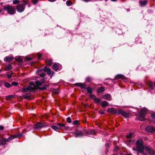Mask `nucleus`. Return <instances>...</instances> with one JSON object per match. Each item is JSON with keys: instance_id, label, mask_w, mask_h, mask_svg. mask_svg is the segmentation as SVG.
I'll return each mask as SVG.
<instances>
[{"instance_id": "1", "label": "nucleus", "mask_w": 155, "mask_h": 155, "mask_svg": "<svg viewBox=\"0 0 155 155\" xmlns=\"http://www.w3.org/2000/svg\"><path fill=\"white\" fill-rule=\"evenodd\" d=\"M136 148L134 147L132 149L133 150L136 152V153L137 155H139V153H143L144 149L143 141L141 140H137L136 142Z\"/></svg>"}, {"instance_id": "2", "label": "nucleus", "mask_w": 155, "mask_h": 155, "mask_svg": "<svg viewBox=\"0 0 155 155\" xmlns=\"http://www.w3.org/2000/svg\"><path fill=\"white\" fill-rule=\"evenodd\" d=\"M4 9L10 15H12L15 14V9L13 6L9 5H5L4 6Z\"/></svg>"}, {"instance_id": "3", "label": "nucleus", "mask_w": 155, "mask_h": 155, "mask_svg": "<svg viewBox=\"0 0 155 155\" xmlns=\"http://www.w3.org/2000/svg\"><path fill=\"white\" fill-rule=\"evenodd\" d=\"M147 112V109L144 108L141 110L139 113V116L138 118L139 120L144 121L145 120V116Z\"/></svg>"}, {"instance_id": "4", "label": "nucleus", "mask_w": 155, "mask_h": 155, "mask_svg": "<svg viewBox=\"0 0 155 155\" xmlns=\"http://www.w3.org/2000/svg\"><path fill=\"white\" fill-rule=\"evenodd\" d=\"M26 3L24 2L21 4H19L16 6V8L18 12H21L23 11L25 9V5L26 4Z\"/></svg>"}, {"instance_id": "5", "label": "nucleus", "mask_w": 155, "mask_h": 155, "mask_svg": "<svg viewBox=\"0 0 155 155\" xmlns=\"http://www.w3.org/2000/svg\"><path fill=\"white\" fill-rule=\"evenodd\" d=\"M32 82L30 85H29L27 87L23 88L22 89L23 91L25 92H27L28 90L33 91L35 89V84H32Z\"/></svg>"}, {"instance_id": "6", "label": "nucleus", "mask_w": 155, "mask_h": 155, "mask_svg": "<svg viewBox=\"0 0 155 155\" xmlns=\"http://www.w3.org/2000/svg\"><path fill=\"white\" fill-rule=\"evenodd\" d=\"M85 135V134L80 130H78L75 131L74 134V136L75 137H81Z\"/></svg>"}, {"instance_id": "7", "label": "nucleus", "mask_w": 155, "mask_h": 155, "mask_svg": "<svg viewBox=\"0 0 155 155\" xmlns=\"http://www.w3.org/2000/svg\"><path fill=\"white\" fill-rule=\"evenodd\" d=\"M121 114L123 116L126 118L128 117L129 116V114L124 110H119L117 111V114Z\"/></svg>"}, {"instance_id": "8", "label": "nucleus", "mask_w": 155, "mask_h": 155, "mask_svg": "<svg viewBox=\"0 0 155 155\" xmlns=\"http://www.w3.org/2000/svg\"><path fill=\"white\" fill-rule=\"evenodd\" d=\"M146 150L150 155H154L155 152L150 146H147L145 147Z\"/></svg>"}, {"instance_id": "9", "label": "nucleus", "mask_w": 155, "mask_h": 155, "mask_svg": "<svg viewBox=\"0 0 155 155\" xmlns=\"http://www.w3.org/2000/svg\"><path fill=\"white\" fill-rule=\"evenodd\" d=\"M146 131L150 133L155 132V127L152 126H149L146 128Z\"/></svg>"}, {"instance_id": "10", "label": "nucleus", "mask_w": 155, "mask_h": 155, "mask_svg": "<svg viewBox=\"0 0 155 155\" xmlns=\"http://www.w3.org/2000/svg\"><path fill=\"white\" fill-rule=\"evenodd\" d=\"M44 125L41 123H39L35 124L33 127L34 129H38L44 127Z\"/></svg>"}, {"instance_id": "11", "label": "nucleus", "mask_w": 155, "mask_h": 155, "mask_svg": "<svg viewBox=\"0 0 155 155\" xmlns=\"http://www.w3.org/2000/svg\"><path fill=\"white\" fill-rule=\"evenodd\" d=\"M20 136L21 135L19 134H17L14 136H11L8 138L6 139L7 141L8 142H9L15 138L19 137V136Z\"/></svg>"}, {"instance_id": "12", "label": "nucleus", "mask_w": 155, "mask_h": 155, "mask_svg": "<svg viewBox=\"0 0 155 155\" xmlns=\"http://www.w3.org/2000/svg\"><path fill=\"white\" fill-rule=\"evenodd\" d=\"M90 97L91 98L93 99L96 103H101V100L99 98H97L94 95L91 94Z\"/></svg>"}, {"instance_id": "13", "label": "nucleus", "mask_w": 155, "mask_h": 155, "mask_svg": "<svg viewBox=\"0 0 155 155\" xmlns=\"http://www.w3.org/2000/svg\"><path fill=\"white\" fill-rule=\"evenodd\" d=\"M74 85L83 88H86L87 87V85L86 84L81 83H76L74 84Z\"/></svg>"}, {"instance_id": "14", "label": "nucleus", "mask_w": 155, "mask_h": 155, "mask_svg": "<svg viewBox=\"0 0 155 155\" xmlns=\"http://www.w3.org/2000/svg\"><path fill=\"white\" fill-rule=\"evenodd\" d=\"M107 111L113 114H117L116 110L114 108H110L108 109Z\"/></svg>"}, {"instance_id": "15", "label": "nucleus", "mask_w": 155, "mask_h": 155, "mask_svg": "<svg viewBox=\"0 0 155 155\" xmlns=\"http://www.w3.org/2000/svg\"><path fill=\"white\" fill-rule=\"evenodd\" d=\"M139 3L141 6H144L147 4V0H144L143 1L140 0L139 1Z\"/></svg>"}, {"instance_id": "16", "label": "nucleus", "mask_w": 155, "mask_h": 155, "mask_svg": "<svg viewBox=\"0 0 155 155\" xmlns=\"http://www.w3.org/2000/svg\"><path fill=\"white\" fill-rule=\"evenodd\" d=\"M42 70L41 69H39L37 70V72L38 73V74L41 77H43L45 75L44 73L42 72Z\"/></svg>"}, {"instance_id": "17", "label": "nucleus", "mask_w": 155, "mask_h": 155, "mask_svg": "<svg viewBox=\"0 0 155 155\" xmlns=\"http://www.w3.org/2000/svg\"><path fill=\"white\" fill-rule=\"evenodd\" d=\"M7 139L5 138H3L0 140V145H5L6 144V142H8L7 141Z\"/></svg>"}, {"instance_id": "18", "label": "nucleus", "mask_w": 155, "mask_h": 155, "mask_svg": "<svg viewBox=\"0 0 155 155\" xmlns=\"http://www.w3.org/2000/svg\"><path fill=\"white\" fill-rule=\"evenodd\" d=\"M111 96L110 94H107L103 95L102 98L108 100L110 99Z\"/></svg>"}, {"instance_id": "19", "label": "nucleus", "mask_w": 155, "mask_h": 155, "mask_svg": "<svg viewBox=\"0 0 155 155\" xmlns=\"http://www.w3.org/2000/svg\"><path fill=\"white\" fill-rule=\"evenodd\" d=\"M125 77L122 74H118L116 75L114 77V79L117 80L119 79H124Z\"/></svg>"}, {"instance_id": "20", "label": "nucleus", "mask_w": 155, "mask_h": 155, "mask_svg": "<svg viewBox=\"0 0 155 155\" xmlns=\"http://www.w3.org/2000/svg\"><path fill=\"white\" fill-rule=\"evenodd\" d=\"M14 58L12 56H6L5 58V61H6L10 62L12 61Z\"/></svg>"}, {"instance_id": "21", "label": "nucleus", "mask_w": 155, "mask_h": 155, "mask_svg": "<svg viewBox=\"0 0 155 155\" xmlns=\"http://www.w3.org/2000/svg\"><path fill=\"white\" fill-rule=\"evenodd\" d=\"M108 104V103L106 101H104L101 102L100 104L103 107H107Z\"/></svg>"}, {"instance_id": "22", "label": "nucleus", "mask_w": 155, "mask_h": 155, "mask_svg": "<svg viewBox=\"0 0 155 155\" xmlns=\"http://www.w3.org/2000/svg\"><path fill=\"white\" fill-rule=\"evenodd\" d=\"M44 70L45 71H46L47 74L48 75H50L51 74V69L49 68H47L45 67L44 68Z\"/></svg>"}, {"instance_id": "23", "label": "nucleus", "mask_w": 155, "mask_h": 155, "mask_svg": "<svg viewBox=\"0 0 155 155\" xmlns=\"http://www.w3.org/2000/svg\"><path fill=\"white\" fill-rule=\"evenodd\" d=\"M45 62L48 66H50L52 64L53 61L52 60L49 59L46 60Z\"/></svg>"}, {"instance_id": "24", "label": "nucleus", "mask_w": 155, "mask_h": 155, "mask_svg": "<svg viewBox=\"0 0 155 155\" xmlns=\"http://www.w3.org/2000/svg\"><path fill=\"white\" fill-rule=\"evenodd\" d=\"M105 89L104 87L101 86L99 88H98L97 91L98 93H101L104 91Z\"/></svg>"}, {"instance_id": "25", "label": "nucleus", "mask_w": 155, "mask_h": 155, "mask_svg": "<svg viewBox=\"0 0 155 155\" xmlns=\"http://www.w3.org/2000/svg\"><path fill=\"white\" fill-rule=\"evenodd\" d=\"M58 64H54L52 65L53 69L55 71H57L58 70Z\"/></svg>"}, {"instance_id": "26", "label": "nucleus", "mask_w": 155, "mask_h": 155, "mask_svg": "<svg viewBox=\"0 0 155 155\" xmlns=\"http://www.w3.org/2000/svg\"><path fill=\"white\" fill-rule=\"evenodd\" d=\"M131 134H129L127 136V137L128 139V140L127 141H128L129 142L133 143L134 141L130 139V138L131 137Z\"/></svg>"}, {"instance_id": "27", "label": "nucleus", "mask_w": 155, "mask_h": 155, "mask_svg": "<svg viewBox=\"0 0 155 155\" xmlns=\"http://www.w3.org/2000/svg\"><path fill=\"white\" fill-rule=\"evenodd\" d=\"M44 83V82L43 81H37L35 82V84L37 86H40L42 84Z\"/></svg>"}, {"instance_id": "28", "label": "nucleus", "mask_w": 155, "mask_h": 155, "mask_svg": "<svg viewBox=\"0 0 155 155\" xmlns=\"http://www.w3.org/2000/svg\"><path fill=\"white\" fill-rule=\"evenodd\" d=\"M12 68V66L10 64H9L5 67V69L6 71H8L11 69Z\"/></svg>"}, {"instance_id": "29", "label": "nucleus", "mask_w": 155, "mask_h": 155, "mask_svg": "<svg viewBox=\"0 0 155 155\" xmlns=\"http://www.w3.org/2000/svg\"><path fill=\"white\" fill-rule=\"evenodd\" d=\"M93 80V78L90 77H87L86 78V81L87 82H90L92 81Z\"/></svg>"}, {"instance_id": "30", "label": "nucleus", "mask_w": 155, "mask_h": 155, "mask_svg": "<svg viewBox=\"0 0 155 155\" xmlns=\"http://www.w3.org/2000/svg\"><path fill=\"white\" fill-rule=\"evenodd\" d=\"M31 96V94L30 93H27L24 95L23 97L25 98H28Z\"/></svg>"}, {"instance_id": "31", "label": "nucleus", "mask_w": 155, "mask_h": 155, "mask_svg": "<svg viewBox=\"0 0 155 155\" xmlns=\"http://www.w3.org/2000/svg\"><path fill=\"white\" fill-rule=\"evenodd\" d=\"M87 92L90 94H91L92 93V89L91 87H87Z\"/></svg>"}, {"instance_id": "32", "label": "nucleus", "mask_w": 155, "mask_h": 155, "mask_svg": "<svg viewBox=\"0 0 155 155\" xmlns=\"http://www.w3.org/2000/svg\"><path fill=\"white\" fill-rule=\"evenodd\" d=\"M15 60L19 62H21L23 61V60L20 57H15Z\"/></svg>"}, {"instance_id": "33", "label": "nucleus", "mask_w": 155, "mask_h": 155, "mask_svg": "<svg viewBox=\"0 0 155 155\" xmlns=\"http://www.w3.org/2000/svg\"><path fill=\"white\" fill-rule=\"evenodd\" d=\"M4 84L5 86L8 88H9L12 86V85L11 84L6 82H4Z\"/></svg>"}, {"instance_id": "34", "label": "nucleus", "mask_w": 155, "mask_h": 155, "mask_svg": "<svg viewBox=\"0 0 155 155\" xmlns=\"http://www.w3.org/2000/svg\"><path fill=\"white\" fill-rule=\"evenodd\" d=\"M51 127L52 128V129H53L54 130L57 131H58L59 128L57 126H51Z\"/></svg>"}, {"instance_id": "35", "label": "nucleus", "mask_w": 155, "mask_h": 155, "mask_svg": "<svg viewBox=\"0 0 155 155\" xmlns=\"http://www.w3.org/2000/svg\"><path fill=\"white\" fill-rule=\"evenodd\" d=\"M148 85L149 86L150 88L151 89H153V84L152 82H149L148 84Z\"/></svg>"}, {"instance_id": "36", "label": "nucleus", "mask_w": 155, "mask_h": 155, "mask_svg": "<svg viewBox=\"0 0 155 155\" xmlns=\"http://www.w3.org/2000/svg\"><path fill=\"white\" fill-rule=\"evenodd\" d=\"M152 121L153 122L155 123V114H153L152 115Z\"/></svg>"}, {"instance_id": "37", "label": "nucleus", "mask_w": 155, "mask_h": 155, "mask_svg": "<svg viewBox=\"0 0 155 155\" xmlns=\"http://www.w3.org/2000/svg\"><path fill=\"white\" fill-rule=\"evenodd\" d=\"M46 85H45L42 87H40L38 88L39 89L41 90H45L47 88Z\"/></svg>"}, {"instance_id": "38", "label": "nucleus", "mask_w": 155, "mask_h": 155, "mask_svg": "<svg viewBox=\"0 0 155 155\" xmlns=\"http://www.w3.org/2000/svg\"><path fill=\"white\" fill-rule=\"evenodd\" d=\"M66 4L67 6H70L71 5L72 2L68 0L66 1Z\"/></svg>"}, {"instance_id": "39", "label": "nucleus", "mask_w": 155, "mask_h": 155, "mask_svg": "<svg viewBox=\"0 0 155 155\" xmlns=\"http://www.w3.org/2000/svg\"><path fill=\"white\" fill-rule=\"evenodd\" d=\"M19 1L18 0H14L13 1V3L15 5H17L19 3Z\"/></svg>"}, {"instance_id": "40", "label": "nucleus", "mask_w": 155, "mask_h": 155, "mask_svg": "<svg viewBox=\"0 0 155 155\" xmlns=\"http://www.w3.org/2000/svg\"><path fill=\"white\" fill-rule=\"evenodd\" d=\"M67 121L68 123H69L71 122V118L69 117H68L67 118Z\"/></svg>"}, {"instance_id": "41", "label": "nucleus", "mask_w": 155, "mask_h": 155, "mask_svg": "<svg viewBox=\"0 0 155 155\" xmlns=\"http://www.w3.org/2000/svg\"><path fill=\"white\" fill-rule=\"evenodd\" d=\"M57 124L59 126L61 127H64V124L62 123H58Z\"/></svg>"}, {"instance_id": "42", "label": "nucleus", "mask_w": 155, "mask_h": 155, "mask_svg": "<svg viewBox=\"0 0 155 155\" xmlns=\"http://www.w3.org/2000/svg\"><path fill=\"white\" fill-rule=\"evenodd\" d=\"M78 120H76L73 122V124L74 125H78Z\"/></svg>"}, {"instance_id": "43", "label": "nucleus", "mask_w": 155, "mask_h": 155, "mask_svg": "<svg viewBox=\"0 0 155 155\" xmlns=\"http://www.w3.org/2000/svg\"><path fill=\"white\" fill-rule=\"evenodd\" d=\"M12 84L14 86H17L18 84L17 82H13L12 83Z\"/></svg>"}, {"instance_id": "44", "label": "nucleus", "mask_w": 155, "mask_h": 155, "mask_svg": "<svg viewBox=\"0 0 155 155\" xmlns=\"http://www.w3.org/2000/svg\"><path fill=\"white\" fill-rule=\"evenodd\" d=\"M38 0H32V2L34 4H36L38 2Z\"/></svg>"}, {"instance_id": "45", "label": "nucleus", "mask_w": 155, "mask_h": 155, "mask_svg": "<svg viewBox=\"0 0 155 155\" xmlns=\"http://www.w3.org/2000/svg\"><path fill=\"white\" fill-rule=\"evenodd\" d=\"M13 73H12L11 74H8L7 75V77L9 78H12V75L13 74Z\"/></svg>"}, {"instance_id": "46", "label": "nucleus", "mask_w": 155, "mask_h": 155, "mask_svg": "<svg viewBox=\"0 0 155 155\" xmlns=\"http://www.w3.org/2000/svg\"><path fill=\"white\" fill-rule=\"evenodd\" d=\"M32 58L28 57L26 58V60L28 61H29L32 60Z\"/></svg>"}, {"instance_id": "47", "label": "nucleus", "mask_w": 155, "mask_h": 155, "mask_svg": "<svg viewBox=\"0 0 155 155\" xmlns=\"http://www.w3.org/2000/svg\"><path fill=\"white\" fill-rule=\"evenodd\" d=\"M4 128V127L2 126H0V130H2Z\"/></svg>"}, {"instance_id": "48", "label": "nucleus", "mask_w": 155, "mask_h": 155, "mask_svg": "<svg viewBox=\"0 0 155 155\" xmlns=\"http://www.w3.org/2000/svg\"><path fill=\"white\" fill-rule=\"evenodd\" d=\"M63 128H64V129L67 130L68 128L69 127L68 126H65L64 125V127Z\"/></svg>"}, {"instance_id": "49", "label": "nucleus", "mask_w": 155, "mask_h": 155, "mask_svg": "<svg viewBox=\"0 0 155 155\" xmlns=\"http://www.w3.org/2000/svg\"><path fill=\"white\" fill-rule=\"evenodd\" d=\"M41 54H38V59H39L41 57Z\"/></svg>"}, {"instance_id": "50", "label": "nucleus", "mask_w": 155, "mask_h": 155, "mask_svg": "<svg viewBox=\"0 0 155 155\" xmlns=\"http://www.w3.org/2000/svg\"><path fill=\"white\" fill-rule=\"evenodd\" d=\"M119 148L118 147H115V150L116 152L118 150V149H119Z\"/></svg>"}, {"instance_id": "51", "label": "nucleus", "mask_w": 155, "mask_h": 155, "mask_svg": "<svg viewBox=\"0 0 155 155\" xmlns=\"http://www.w3.org/2000/svg\"><path fill=\"white\" fill-rule=\"evenodd\" d=\"M18 134H20V135H21V136H19V137H24V136L22 134V133H18Z\"/></svg>"}, {"instance_id": "52", "label": "nucleus", "mask_w": 155, "mask_h": 155, "mask_svg": "<svg viewBox=\"0 0 155 155\" xmlns=\"http://www.w3.org/2000/svg\"><path fill=\"white\" fill-rule=\"evenodd\" d=\"M8 97L10 98H12V97H14V96L13 95H9L8 96Z\"/></svg>"}, {"instance_id": "53", "label": "nucleus", "mask_w": 155, "mask_h": 155, "mask_svg": "<svg viewBox=\"0 0 155 155\" xmlns=\"http://www.w3.org/2000/svg\"><path fill=\"white\" fill-rule=\"evenodd\" d=\"M56 0H48V1L50 2H54L56 1Z\"/></svg>"}, {"instance_id": "54", "label": "nucleus", "mask_w": 155, "mask_h": 155, "mask_svg": "<svg viewBox=\"0 0 155 155\" xmlns=\"http://www.w3.org/2000/svg\"><path fill=\"white\" fill-rule=\"evenodd\" d=\"M93 131V130H92L90 132V133H87L88 134H92V132Z\"/></svg>"}, {"instance_id": "55", "label": "nucleus", "mask_w": 155, "mask_h": 155, "mask_svg": "<svg viewBox=\"0 0 155 155\" xmlns=\"http://www.w3.org/2000/svg\"><path fill=\"white\" fill-rule=\"evenodd\" d=\"M2 9L0 8V13L2 12Z\"/></svg>"}, {"instance_id": "56", "label": "nucleus", "mask_w": 155, "mask_h": 155, "mask_svg": "<svg viewBox=\"0 0 155 155\" xmlns=\"http://www.w3.org/2000/svg\"><path fill=\"white\" fill-rule=\"evenodd\" d=\"M100 113L101 114H103L104 113V111H100Z\"/></svg>"}, {"instance_id": "57", "label": "nucleus", "mask_w": 155, "mask_h": 155, "mask_svg": "<svg viewBox=\"0 0 155 155\" xmlns=\"http://www.w3.org/2000/svg\"><path fill=\"white\" fill-rule=\"evenodd\" d=\"M126 155H132L131 153H128L126 154Z\"/></svg>"}, {"instance_id": "58", "label": "nucleus", "mask_w": 155, "mask_h": 155, "mask_svg": "<svg viewBox=\"0 0 155 155\" xmlns=\"http://www.w3.org/2000/svg\"><path fill=\"white\" fill-rule=\"evenodd\" d=\"M143 153V154L144 155H147L146 153H143H143Z\"/></svg>"}, {"instance_id": "59", "label": "nucleus", "mask_w": 155, "mask_h": 155, "mask_svg": "<svg viewBox=\"0 0 155 155\" xmlns=\"http://www.w3.org/2000/svg\"><path fill=\"white\" fill-rule=\"evenodd\" d=\"M112 1H117V0H111Z\"/></svg>"}, {"instance_id": "60", "label": "nucleus", "mask_w": 155, "mask_h": 155, "mask_svg": "<svg viewBox=\"0 0 155 155\" xmlns=\"http://www.w3.org/2000/svg\"><path fill=\"white\" fill-rule=\"evenodd\" d=\"M2 71V70L1 69H0V73Z\"/></svg>"}, {"instance_id": "61", "label": "nucleus", "mask_w": 155, "mask_h": 155, "mask_svg": "<svg viewBox=\"0 0 155 155\" xmlns=\"http://www.w3.org/2000/svg\"><path fill=\"white\" fill-rule=\"evenodd\" d=\"M154 85L155 86V82H154Z\"/></svg>"}, {"instance_id": "62", "label": "nucleus", "mask_w": 155, "mask_h": 155, "mask_svg": "<svg viewBox=\"0 0 155 155\" xmlns=\"http://www.w3.org/2000/svg\"><path fill=\"white\" fill-rule=\"evenodd\" d=\"M52 72L53 73H54V72L53 71H52Z\"/></svg>"}, {"instance_id": "63", "label": "nucleus", "mask_w": 155, "mask_h": 155, "mask_svg": "<svg viewBox=\"0 0 155 155\" xmlns=\"http://www.w3.org/2000/svg\"><path fill=\"white\" fill-rule=\"evenodd\" d=\"M154 1H155V0H153Z\"/></svg>"}, {"instance_id": "64", "label": "nucleus", "mask_w": 155, "mask_h": 155, "mask_svg": "<svg viewBox=\"0 0 155 155\" xmlns=\"http://www.w3.org/2000/svg\"><path fill=\"white\" fill-rule=\"evenodd\" d=\"M106 1H107V0H105Z\"/></svg>"}]
</instances>
